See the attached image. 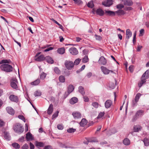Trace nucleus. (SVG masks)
<instances>
[{"label":"nucleus","instance_id":"45","mask_svg":"<svg viewBox=\"0 0 149 149\" xmlns=\"http://www.w3.org/2000/svg\"><path fill=\"white\" fill-rule=\"evenodd\" d=\"M81 59L79 58H78L76 59L74 63V65H78L81 61Z\"/></svg>","mask_w":149,"mask_h":149},{"label":"nucleus","instance_id":"38","mask_svg":"<svg viewBox=\"0 0 149 149\" xmlns=\"http://www.w3.org/2000/svg\"><path fill=\"white\" fill-rule=\"evenodd\" d=\"M141 95V94L140 93H138L136 94L135 98V100L136 102H138V101L139 100Z\"/></svg>","mask_w":149,"mask_h":149},{"label":"nucleus","instance_id":"46","mask_svg":"<svg viewBox=\"0 0 149 149\" xmlns=\"http://www.w3.org/2000/svg\"><path fill=\"white\" fill-rule=\"evenodd\" d=\"M59 111H56L53 115L52 116V119H54L56 117H57L58 115Z\"/></svg>","mask_w":149,"mask_h":149},{"label":"nucleus","instance_id":"16","mask_svg":"<svg viewBox=\"0 0 149 149\" xmlns=\"http://www.w3.org/2000/svg\"><path fill=\"white\" fill-rule=\"evenodd\" d=\"M144 113V111L142 110H140L137 111L135 114V115L138 118L142 116Z\"/></svg>","mask_w":149,"mask_h":149},{"label":"nucleus","instance_id":"40","mask_svg":"<svg viewBox=\"0 0 149 149\" xmlns=\"http://www.w3.org/2000/svg\"><path fill=\"white\" fill-rule=\"evenodd\" d=\"M12 146L15 149H18L20 147L19 145L17 143H12Z\"/></svg>","mask_w":149,"mask_h":149},{"label":"nucleus","instance_id":"23","mask_svg":"<svg viewBox=\"0 0 149 149\" xmlns=\"http://www.w3.org/2000/svg\"><path fill=\"white\" fill-rule=\"evenodd\" d=\"M126 38L127 39H128L130 38L131 36L132 33L129 29H127L126 31Z\"/></svg>","mask_w":149,"mask_h":149},{"label":"nucleus","instance_id":"35","mask_svg":"<svg viewBox=\"0 0 149 149\" xmlns=\"http://www.w3.org/2000/svg\"><path fill=\"white\" fill-rule=\"evenodd\" d=\"M143 79H142V78H141V81L138 83V85L139 87H141L143 85V84L145 83L146 81V80H145L144 79L143 80Z\"/></svg>","mask_w":149,"mask_h":149},{"label":"nucleus","instance_id":"29","mask_svg":"<svg viewBox=\"0 0 149 149\" xmlns=\"http://www.w3.org/2000/svg\"><path fill=\"white\" fill-rule=\"evenodd\" d=\"M123 142L125 145L128 146L130 144V141L128 138H126L124 139Z\"/></svg>","mask_w":149,"mask_h":149},{"label":"nucleus","instance_id":"8","mask_svg":"<svg viewBox=\"0 0 149 149\" xmlns=\"http://www.w3.org/2000/svg\"><path fill=\"white\" fill-rule=\"evenodd\" d=\"M72 115L74 118L75 119L80 118L81 116V113L79 112L78 111L73 112L72 113Z\"/></svg>","mask_w":149,"mask_h":149},{"label":"nucleus","instance_id":"49","mask_svg":"<svg viewBox=\"0 0 149 149\" xmlns=\"http://www.w3.org/2000/svg\"><path fill=\"white\" fill-rule=\"evenodd\" d=\"M54 72L57 74H59L60 73V71L57 67H55L54 69Z\"/></svg>","mask_w":149,"mask_h":149},{"label":"nucleus","instance_id":"55","mask_svg":"<svg viewBox=\"0 0 149 149\" xmlns=\"http://www.w3.org/2000/svg\"><path fill=\"white\" fill-rule=\"evenodd\" d=\"M57 127L59 130H62L63 128V127L62 124H58L57 126Z\"/></svg>","mask_w":149,"mask_h":149},{"label":"nucleus","instance_id":"13","mask_svg":"<svg viewBox=\"0 0 149 149\" xmlns=\"http://www.w3.org/2000/svg\"><path fill=\"white\" fill-rule=\"evenodd\" d=\"M112 104V102L111 100H107L105 103V107L106 108L108 109L110 107Z\"/></svg>","mask_w":149,"mask_h":149},{"label":"nucleus","instance_id":"52","mask_svg":"<svg viewBox=\"0 0 149 149\" xmlns=\"http://www.w3.org/2000/svg\"><path fill=\"white\" fill-rule=\"evenodd\" d=\"M104 112H100L98 116L97 117V118H102L104 115Z\"/></svg>","mask_w":149,"mask_h":149},{"label":"nucleus","instance_id":"37","mask_svg":"<svg viewBox=\"0 0 149 149\" xmlns=\"http://www.w3.org/2000/svg\"><path fill=\"white\" fill-rule=\"evenodd\" d=\"M51 20L52 21H53L54 23L57 24V25H58L59 26V27L60 29H63V27L61 25L59 24L57 21H56L53 18L51 19Z\"/></svg>","mask_w":149,"mask_h":149},{"label":"nucleus","instance_id":"2","mask_svg":"<svg viewBox=\"0 0 149 149\" xmlns=\"http://www.w3.org/2000/svg\"><path fill=\"white\" fill-rule=\"evenodd\" d=\"M13 129L16 132L19 134L22 133L24 131V128L19 123H17L14 127Z\"/></svg>","mask_w":149,"mask_h":149},{"label":"nucleus","instance_id":"27","mask_svg":"<svg viewBox=\"0 0 149 149\" xmlns=\"http://www.w3.org/2000/svg\"><path fill=\"white\" fill-rule=\"evenodd\" d=\"M105 13L108 15L113 16L115 15V12L110 10H106L105 11Z\"/></svg>","mask_w":149,"mask_h":149},{"label":"nucleus","instance_id":"57","mask_svg":"<svg viewBox=\"0 0 149 149\" xmlns=\"http://www.w3.org/2000/svg\"><path fill=\"white\" fill-rule=\"evenodd\" d=\"M95 37L97 40H100L102 39V37L100 36L95 35Z\"/></svg>","mask_w":149,"mask_h":149},{"label":"nucleus","instance_id":"32","mask_svg":"<svg viewBox=\"0 0 149 149\" xmlns=\"http://www.w3.org/2000/svg\"><path fill=\"white\" fill-rule=\"evenodd\" d=\"M40 82V81L39 79H37L35 81L31 83V84L32 85H38Z\"/></svg>","mask_w":149,"mask_h":149},{"label":"nucleus","instance_id":"18","mask_svg":"<svg viewBox=\"0 0 149 149\" xmlns=\"http://www.w3.org/2000/svg\"><path fill=\"white\" fill-rule=\"evenodd\" d=\"M87 121L86 119L83 118L79 123V124L81 126L84 127L87 124Z\"/></svg>","mask_w":149,"mask_h":149},{"label":"nucleus","instance_id":"34","mask_svg":"<svg viewBox=\"0 0 149 149\" xmlns=\"http://www.w3.org/2000/svg\"><path fill=\"white\" fill-rule=\"evenodd\" d=\"M79 92L82 95H84L85 94V92L84 88L82 86H80L79 87Z\"/></svg>","mask_w":149,"mask_h":149},{"label":"nucleus","instance_id":"43","mask_svg":"<svg viewBox=\"0 0 149 149\" xmlns=\"http://www.w3.org/2000/svg\"><path fill=\"white\" fill-rule=\"evenodd\" d=\"M76 129L73 128H70L67 130V131L69 133H72L76 131Z\"/></svg>","mask_w":149,"mask_h":149},{"label":"nucleus","instance_id":"36","mask_svg":"<svg viewBox=\"0 0 149 149\" xmlns=\"http://www.w3.org/2000/svg\"><path fill=\"white\" fill-rule=\"evenodd\" d=\"M59 81L62 83L65 82V78L64 76L61 75L59 76Z\"/></svg>","mask_w":149,"mask_h":149},{"label":"nucleus","instance_id":"25","mask_svg":"<svg viewBox=\"0 0 149 149\" xmlns=\"http://www.w3.org/2000/svg\"><path fill=\"white\" fill-rule=\"evenodd\" d=\"M78 101V99L77 97H73L70 100V102L71 104H74L77 103Z\"/></svg>","mask_w":149,"mask_h":149},{"label":"nucleus","instance_id":"19","mask_svg":"<svg viewBox=\"0 0 149 149\" xmlns=\"http://www.w3.org/2000/svg\"><path fill=\"white\" fill-rule=\"evenodd\" d=\"M45 57L43 55H41L35 58V60L38 61H41L45 59Z\"/></svg>","mask_w":149,"mask_h":149},{"label":"nucleus","instance_id":"44","mask_svg":"<svg viewBox=\"0 0 149 149\" xmlns=\"http://www.w3.org/2000/svg\"><path fill=\"white\" fill-rule=\"evenodd\" d=\"M87 6L89 8H93L94 6L93 2L92 1H89L87 4Z\"/></svg>","mask_w":149,"mask_h":149},{"label":"nucleus","instance_id":"1","mask_svg":"<svg viewBox=\"0 0 149 149\" xmlns=\"http://www.w3.org/2000/svg\"><path fill=\"white\" fill-rule=\"evenodd\" d=\"M11 62L10 60L3 59L0 61V64H2L0 66L1 70L7 72H9L12 71V67L8 64Z\"/></svg>","mask_w":149,"mask_h":149},{"label":"nucleus","instance_id":"42","mask_svg":"<svg viewBox=\"0 0 149 149\" xmlns=\"http://www.w3.org/2000/svg\"><path fill=\"white\" fill-rule=\"evenodd\" d=\"M89 142H97L98 141L96 138L93 137L90 139Z\"/></svg>","mask_w":149,"mask_h":149},{"label":"nucleus","instance_id":"59","mask_svg":"<svg viewBox=\"0 0 149 149\" xmlns=\"http://www.w3.org/2000/svg\"><path fill=\"white\" fill-rule=\"evenodd\" d=\"M138 118L135 115L133 116L132 120V122H134Z\"/></svg>","mask_w":149,"mask_h":149},{"label":"nucleus","instance_id":"11","mask_svg":"<svg viewBox=\"0 0 149 149\" xmlns=\"http://www.w3.org/2000/svg\"><path fill=\"white\" fill-rule=\"evenodd\" d=\"M99 63L104 65H105L107 63V61L104 56H101L98 61Z\"/></svg>","mask_w":149,"mask_h":149},{"label":"nucleus","instance_id":"64","mask_svg":"<svg viewBox=\"0 0 149 149\" xmlns=\"http://www.w3.org/2000/svg\"><path fill=\"white\" fill-rule=\"evenodd\" d=\"M44 149H52V147L50 146H46Z\"/></svg>","mask_w":149,"mask_h":149},{"label":"nucleus","instance_id":"62","mask_svg":"<svg viewBox=\"0 0 149 149\" xmlns=\"http://www.w3.org/2000/svg\"><path fill=\"white\" fill-rule=\"evenodd\" d=\"M110 88L111 89H113L115 87V86L114 84L111 83L109 86Z\"/></svg>","mask_w":149,"mask_h":149},{"label":"nucleus","instance_id":"3","mask_svg":"<svg viewBox=\"0 0 149 149\" xmlns=\"http://www.w3.org/2000/svg\"><path fill=\"white\" fill-rule=\"evenodd\" d=\"M64 64L66 68L69 70H71L73 68L74 65L73 62L70 61H66Z\"/></svg>","mask_w":149,"mask_h":149},{"label":"nucleus","instance_id":"56","mask_svg":"<svg viewBox=\"0 0 149 149\" xmlns=\"http://www.w3.org/2000/svg\"><path fill=\"white\" fill-rule=\"evenodd\" d=\"M116 7L117 8L121 9L124 8V6L122 4H119Z\"/></svg>","mask_w":149,"mask_h":149},{"label":"nucleus","instance_id":"7","mask_svg":"<svg viewBox=\"0 0 149 149\" xmlns=\"http://www.w3.org/2000/svg\"><path fill=\"white\" fill-rule=\"evenodd\" d=\"M70 52L72 55H76L78 53L77 49L74 47L70 48L69 49Z\"/></svg>","mask_w":149,"mask_h":149},{"label":"nucleus","instance_id":"31","mask_svg":"<svg viewBox=\"0 0 149 149\" xmlns=\"http://www.w3.org/2000/svg\"><path fill=\"white\" fill-rule=\"evenodd\" d=\"M26 138L27 140H32L33 138L32 134L30 132H28L26 134Z\"/></svg>","mask_w":149,"mask_h":149},{"label":"nucleus","instance_id":"30","mask_svg":"<svg viewBox=\"0 0 149 149\" xmlns=\"http://www.w3.org/2000/svg\"><path fill=\"white\" fill-rule=\"evenodd\" d=\"M141 127L139 125H135L134 127V132H138L141 130Z\"/></svg>","mask_w":149,"mask_h":149},{"label":"nucleus","instance_id":"41","mask_svg":"<svg viewBox=\"0 0 149 149\" xmlns=\"http://www.w3.org/2000/svg\"><path fill=\"white\" fill-rule=\"evenodd\" d=\"M89 61V59L87 56H85L82 60V62L84 63L88 62Z\"/></svg>","mask_w":149,"mask_h":149},{"label":"nucleus","instance_id":"47","mask_svg":"<svg viewBox=\"0 0 149 149\" xmlns=\"http://www.w3.org/2000/svg\"><path fill=\"white\" fill-rule=\"evenodd\" d=\"M34 95L35 97L40 96L41 95V93L40 91H36L35 92Z\"/></svg>","mask_w":149,"mask_h":149},{"label":"nucleus","instance_id":"24","mask_svg":"<svg viewBox=\"0 0 149 149\" xmlns=\"http://www.w3.org/2000/svg\"><path fill=\"white\" fill-rule=\"evenodd\" d=\"M118 15H120L125 14V12L122 9H119L115 12Z\"/></svg>","mask_w":149,"mask_h":149},{"label":"nucleus","instance_id":"33","mask_svg":"<svg viewBox=\"0 0 149 149\" xmlns=\"http://www.w3.org/2000/svg\"><path fill=\"white\" fill-rule=\"evenodd\" d=\"M36 145L37 146L43 147L44 146V144L41 142L36 141L35 142Z\"/></svg>","mask_w":149,"mask_h":149},{"label":"nucleus","instance_id":"48","mask_svg":"<svg viewBox=\"0 0 149 149\" xmlns=\"http://www.w3.org/2000/svg\"><path fill=\"white\" fill-rule=\"evenodd\" d=\"M75 3L77 5H80L82 3V1L81 0H73Z\"/></svg>","mask_w":149,"mask_h":149},{"label":"nucleus","instance_id":"9","mask_svg":"<svg viewBox=\"0 0 149 149\" xmlns=\"http://www.w3.org/2000/svg\"><path fill=\"white\" fill-rule=\"evenodd\" d=\"M10 100L13 102H17L18 101V98L17 96L13 95H11L9 97Z\"/></svg>","mask_w":149,"mask_h":149},{"label":"nucleus","instance_id":"14","mask_svg":"<svg viewBox=\"0 0 149 149\" xmlns=\"http://www.w3.org/2000/svg\"><path fill=\"white\" fill-rule=\"evenodd\" d=\"M7 112L10 115H13L14 114V110L10 107H7L6 108Z\"/></svg>","mask_w":149,"mask_h":149},{"label":"nucleus","instance_id":"28","mask_svg":"<svg viewBox=\"0 0 149 149\" xmlns=\"http://www.w3.org/2000/svg\"><path fill=\"white\" fill-rule=\"evenodd\" d=\"M144 145L146 146H148L149 145V139L145 138L143 140Z\"/></svg>","mask_w":149,"mask_h":149},{"label":"nucleus","instance_id":"22","mask_svg":"<svg viewBox=\"0 0 149 149\" xmlns=\"http://www.w3.org/2000/svg\"><path fill=\"white\" fill-rule=\"evenodd\" d=\"M74 89V86L72 85H70L68 86V95L72 92Z\"/></svg>","mask_w":149,"mask_h":149},{"label":"nucleus","instance_id":"51","mask_svg":"<svg viewBox=\"0 0 149 149\" xmlns=\"http://www.w3.org/2000/svg\"><path fill=\"white\" fill-rule=\"evenodd\" d=\"M18 118L22 120L24 122H25L26 121V120L25 118H24V116L23 115H19L18 116Z\"/></svg>","mask_w":149,"mask_h":149},{"label":"nucleus","instance_id":"61","mask_svg":"<svg viewBox=\"0 0 149 149\" xmlns=\"http://www.w3.org/2000/svg\"><path fill=\"white\" fill-rule=\"evenodd\" d=\"M53 49V48L52 47H49L44 50V52H48L50 50H52Z\"/></svg>","mask_w":149,"mask_h":149},{"label":"nucleus","instance_id":"53","mask_svg":"<svg viewBox=\"0 0 149 149\" xmlns=\"http://www.w3.org/2000/svg\"><path fill=\"white\" fill-rule=\"evenodd\" d=\"M59 146L60 147L62 148H70V147H68L66 146L65 144H63L62 143H60L59 144Z\"/></svg>","mask_w":149,"mask_h":149},{"label":"nucleus","instance_id":"5","mask_svg":"<svg viewBox=\"0 0 149 149\" xmlns=\"http://www.w3.org/2000/svg\"><path fill=\"white\" fill-rule=\"evenodd\" d=\"M100 68L104 74H108L110 72L112 73H114L113 70H109L104 66H102Z\"/></svg>","mask_w":149,"mask_h":149},{"label":"nucleus","instance_id":"54","mask_svg":"<svg viewBox=\"0 0 149 149\" xmlns=\"http://www.w3.org/2000/svg\"><path fill=\"white\" fill-rule=\"evenodd\" d=\"M92 105L95 108H97L98 107V104L97 102H94L92 103Z\"/></svg>","mask_w":149,"mask_h":149},{"label":"nucleus","instance_id":"15","mask_svg":"<svg viewBox=\"0 0 149 149\" xmlns=\"http://www.w3.org/2000/svg\"><path fill=\"white\" fill-rule=\"evenodd\" d=\"M45 59L49 63L52 64L54 63V61L51 57L49 56H47L45 57Z\"/></svg>","mask_w":149,"mask_h":149},{"label":"nucleus","instance_id":"20","mask_svg":"<svg viewBox=\"0 0 149 149\" xmlns=\"http://www.w3.org/2000/svg\"><path fill=\"white\" fill-rule=\"evenodd\" d=\"M123 3L124 5L128 6H131L133 4L131 0H124L123 1Z\"/></svg>","mask_w":149,"mask_h":149},{"label":"nucleus","instance_id":"58","mask_svg":"<svg viewBox=\"0 0 149 149\" xmlns=\"http://www.w3.org/2000/svg\"><path fill=\"white\" fill-rule=\"evenodd\" d=\"M22 149H28L29 148V146L27 144H25L22 148Z\"/></svg>","mask_w":149,"mask_h":149},{"label":"nucleus","instance_id":"12","mask_svg":"<svg viewBox=\"0 0 149 149\" xmlns=\"http://www.w3.org/2000/svg\"><path fill=\"white\" fill-rule=\"evenodd\" d=\"M112 3V1L111 0H108L102 3V5L106 6H110Z\"/></svg>","mask_w":149,"mask_h":149},{"label":"nucleus","instance_id":"4","mask_svg":"<svg viewBox=\"0 0 149 149\" xmlns=\"http://www.w3.org/2000/svg\"><path fill=\"white\" fill-rule=\"evenodd\" d=\"M92 12L93 14H95V13L97 15L100 16H103L104 13V11L100 8L97 9L96 10L93 9Z\"/></svg>","mask_w":149,"mask_h":149},{"label":"nucleus","instance_id":"10","mask_svg":"<svg viewBox=\"0 0 149 149\" xmlns=\"http://www.w3.org/2000/svg\"><path fill=\"white\" fill-rule=\"evenodd\" d=\"M141 78L142 79H143V80L145 79V80L149 78V70H147L142 75Z\"/></svg>","mask_w":149,"mask_h":149},{"label":"nucleus","instance_id":"21","mask_svg":"<svg viewBox=\"0 0 149 149\" xmlns=\"http://www.w3.org/2000/svg\"><path fill=\"white\" fill-rule=\"evenodd\" d=\"M53 110V105L52 104H51L47 110V113L48 114H51Z\"/></svg>","mask_w":149,"mask_h":149},{"label":"nucleus","instance_id":"50","mask_svg":"<svg viewBox=\"0 0 149 149\" xmlns=\"http://www.w3.org/2000/svg\"><path fill=\"white\" fill-rule=\"evenodd\" d=\"M139 35L140 36H143L144 33V30L143 29H141L139 31Z\"/></svg>","mask_w":149,"mask_h":149},{"label":"nucleus","instance_id":"63","mask_svg":"<svg viewBox=\"0 0 149 149\" xmlns=\"http://www.w3.org/2000/svg\"><path fill=\"white\" fill-rule=\"evenodd\" d=\"M30 149H34V146L31 143H30Z\"/></svg>","mask_w":149,"mask_h":149},{"label":"nucleus","instance_id":"17","mask_svg":"<svg viewBox=\"0 0 149 149\" xmlns=\"http://www.w3.org/2000/svg\"><path fill=\"white\" fill-rule=\"evenodd\" d=\"M3 136L8 141H10L11 139V137L9 134L7 132H4L3 134Z\"/></svg>","mask_w":149,"mask_h":149},{"label":"nucleus","instance_id":"39","mask_svg":"<svg viewBox=\"0 0 149 149\" xmlns=\"http://www.w3.org/2000/svg\"><path fill=\"white\" fill-rule=\"evenodd\" d=\"M46 76V74L43 72H42L40 74V78L42 80H43L45 78Z\"/></svg>","mask_w":149,"mask_h":149},{"label":"nucleus","instance_id":"26","mask_svg":"<svg viewBox=\"0 0 149 149\" xmlns=\"http://www.w3.org/2000/svg\"><path fill=\"white\" fill-rule=\"evenodd\" d=\"M57 52L59 54H63L65 53V49L64 47H61L58 48L57 50Z\"/></svg>","mask_w":149,"mask_h":149},{"label":"nucleus","instance_id":"6","mask_svg":"<svg viewBox=\"0 0 149 149\" xmlns=\"http://www.w3.org/2000/svg\"><path fill=\"white\" fill-rule=\"evenodd\" d=\"M17 79H13L12 80L10 85L13 88L16 89L17 88Z\"/></svg>","mask_w":149,"mask_h":149},{"label":"nucleus","instance_id":"60","mask_svg":"<svg viewBox=\"0 0 149 149\" xmlns=\"http://www.w3.org/2000/svg\"><path fill=\"white\" fill-rule=\"evenodd\" d=\"M142 47V46L138 45L136 49V51L137 52H140Z\"/></svg>","mask_w":149,"mask_h":149}]
</instances>
